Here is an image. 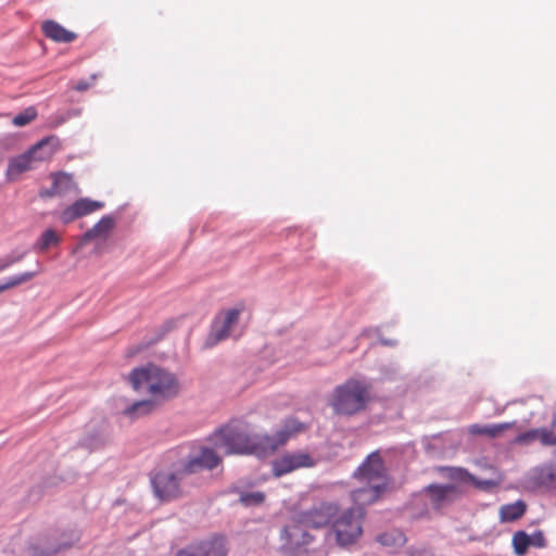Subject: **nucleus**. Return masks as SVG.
<instances>
[{"label": "nucleus", "mask_w": 556, "mask_h": 556, "mask_svg": "<svg viewBox=\"0 0 556 556\" xmlns=\"http://www.w3.org/2000/svg\"><path fill=\"white\" fill-rule=\"evenodd\" d=\"M302 429L303 424L295 418L286 419L274 435L252 432L243 424H230L215 431L211 441L227 455L247 454L264 457Z\"/></svg>", "instance_id": "obj_1"}, {"label": "nucleus", "mask_w": 556, "mask_h": 556, "mask_svg": "<svg viewBox=\"0 0 556 556\" xmlns=\"http://www.w3.org/2000/svg\"><path fill=\"white\" fill-rule=\"evenodd\" d=\"M353 477L362 484L351 493L354 508L364 510V506L376 502L388 485L384 464L378 452L369 454Z\"/></svg>", "instance_id": "obj_2"}, {"label": "nucleus", "mask_w": 556, "mask_h": 556, "mask_svg": "<svg viewBox=\"0 0 556 556\" xmlns=\"http://www.w3.org/2000/svg\"><path fill=\"white\" fill-rule=\"evenodd\" d=\"M129 381L136 391H146L154 399H169L178 393L176 377L152 364L132 369Z\"/></svg>", "instance_id": "obj_3"}, {"label": "nucleus", "mask_w": 556, "mask_h": 556, "mask_svg": "<svg viewBox=\"0 0 556 556\" xmlns=\"http://www.w3.org/2000/svg\"><path fill=\"white\" fill-rule=\"evenodd\" d=\"M79 540L76 530L40 533L29 540L27 545L21 546L17 541L10 543V553L13 556H53L64 548H68Z\"/></svg>", "instance_id": "obj_4"}, {"label": "nucleus", "mask_w": 556, "mask_h": 556, "mask_svg": "<svg viewBox=\"0 0 556 556\" xmlns=\"http://www.w3.org/2000/svg\"><path fill=\"white\" fill-rule=\"evenodd\" d=\"M215 444L191 443L180 448V460L178 462L181 471L187 476L199 473L205 470H213L222 464V456Z\"/></svg>", "instance_id": "obj_5"}, {"label": "nucleus", "mask_w": 556, "mask_h": 556, "mask_svg": "<svg viewBox=\"0 0 556 556\" xmlns=\"http://www.w3.org/2000/svg\"><path fill=\"white\" fill-rule=\"evenodd\" d=\"M368 401V387L359 380L350 379L334 389L331 405L339 415H354L363 410Z\"/></svg>", "instance_id": "obj_6"}, {"label": "nucleus", "mask_w": 556, "mask_h": 556, "mask_svg": "<svg viewBox=\"0 0 556 556\" xmlns=\"http://www.w3.org/2000/svg\"><path fill=\"white\" fill-rule=\"evenodd\" d=\"M187 473L181 471L177 463L169 470H160L150 475L154 496L161 502H170L181 496V482Z\"/></svg>", "instance_id": "obj_7"}, {"label": "nucleus", "mask_w": 556, "mask_h": 556, "mask_svg": "<svg viewBox=\"0 0 556 556\" xmlns=\"http://www.w3.org/2000/svg\"><path fill=\"white\" fill-rule=\"evenodd\" d=\"M60 147L56 136H48L34 144L28 151L11 160L9 173L21 174L33 168L34 162L48 160Z\"/></svg>", "instance_id": "obj_8"}, {"label": "nucleus", "mask_w": 556, "mask_h": 556, "mask_svg": "<svg viewBox=\"0 0 556 556\" xmlns=\"http://www.w3.org/2000/svg\"><path fill=\"white\" fill-rule=\"evenodd\" d=\"M364 515L362 508H349L333 522L331 532L340 546H348L358 540L363 533Z\"/></svg>", "instance_id": "obj_9"}, {"label": "nucleus", "mask_w": 556, "mask_h": 556, "mask_svg": "<svg viewBox=\"0 0 556 556\" xmlns=\"http://www.w3.org/2000/svg\"><path fill=\"white\" fill-rule=\"evenodd\" d=\"M241 311L239 308H230L220 313L213 321L211 331L205 340V348H213L218 342L227 339L235 325L238 324Z\"/></svg>", "instance_id": "obj_10"}, {"label": "nucleus", "mask_w": 556, "mask_h": 556, "mask_svg": "<svg viewBox=\"0 0 556 556\" xmlns=\"http://www.w3.org/2000/svg\"><path fill=\"white\" fill-rule=\"evenodd\" d=\"M298 513L300 514V522H304L311 528H321L328 525L337 515L338 506L333 503L320 502L307 510Z\"/></svg>", "instance_id": "obj_11"}, {"label": "nucleus", "mask_w": 556, "mask_h": 556, "mask_svg": "<svg viewBox=\"0 0 556 556\" xmlns=\"http://www.w3.org/2000/svg\"><path fill=\"white\" fill-rule=\"evenodd\" d=\"M227 548L224 536H214L197 544L188 545L177 552L176 556H226Z\"/></svg>", "instance_id": "obj_12"}, {"label": "nucleus", "mask_w": 556, "mask_h": 556, "mask_svg": "<svg viewBox=\"0 0 556 556\" xmlns=\"http://www.w3.org/2000/svg\"><path fill=\"white\" fill-rule=\"evenodd\" d=\"M311 528L304 522H300V514L294 513L290 521L283 527L281 538L290 547H299L309 543L312 536L307 532Z\"/></svg>", "instance_id": "obj_13"}, {"label": "nucleus", "mask_w": 556, "mask_h": 556, "mask_svg": "<svg viewBox=\"0 0 556 556\" xmlns=\"http://www.w3.org/2000/svg\"><path fill=\"white\" fill-rule=\"evenodd\" d=\"M314 466L313 458L303 452L289 453L278 458L273 466L275 476L281 477L295 469Z\"/></svg>", "instance_id": "obj_14"}, {"label": "nucleus", "mask_w": 556, "mask_h": 556, "mask_svg": "<svg viewBox=\"0 0 556 556\" xmlns=\"http://www.w3.org/2000/svg\"><path fill=\"white\" fill-rule=\"evenodd\" d=\"M104 207L101 201L81 198L62 211L60 219L63 224H70L77 218L89 215Z\"/></svg>", "instance_id": "obj_15"}, {"label": "nucleus", "mask_w": 556, "mask_h": 556, "mask_svg": "<svg viewBox=\"0 0 556 556\" xmlns=\"http://www.w3.org/2000/svg\"><path fill=\"white\" fill-rule=\"evenodd\" d=\"M426 491L429 494L431 505L437 509L441 508L445 503L453 501L457 493L453 484H431Z\"/></svg>", "instance_id": "obj_16"}, {"label": "nucleus", "mask_w": 556, "mask_h": 556, "mask_svg": "<svg viewBox=\"0 0 556 556\" xmlns=\"http://www.w3.org/2000/svg\"><path fill=\"white\" fill-rule=\"evenodd\" d=\"M42 31L46 37L56 42H72L76 39V34L65 29L62 25L54 21H46L42 23Z\"/></svg>", "instance_id": "obj_17"}, {"label": "nucleus", "mask_w": 556, "mask_h": 556, "mask_svg": "<svg viewBox=\"0 0 556 556\" xmlns=\"http://www.w3.org/2000/svg\"><path fill=\"white\" fill-rule=\"evenodd\" d=\"M516 421L511 422H502V424H494V425H471L469 427V432L471 434H478V435H488L490 438H496L498 437L503 431L510 429L514 427Z\"/></svg>", "instance_id": "obj_18"}, {"label": "nucleus", "mask_w": 556, "mask_h": 556, "mask_svg": "<svg viewBox=\"0 0 556 556\" xmlns=\"http://www.w3.org/2000/svg\"><path fill=\"white\" fill-rule=\"evenodd\" d=\"M114 226V219L106 215L103 216L92 228L87 230L83 237V242H89L100 236L108 233Z\"/></svg>", "instance_id": "obj_19"}, {"label": "nucleus", "mask_w": 556, "mask_h": 556, "mask_svg": "<svg viewBox=\"0 0 556 556\" xmlns=\"http://www.w3.org/2000/svg\"><path fill=\"white\" fill-rule=\"evenodd\" d=\"M523 501H516L511 504L503 505L500 509V519L502 522H511L519 519L526 513Z\"/></svg>", "instance_id": "obj_20"}, {"label": "nucleus", "mask_w": 556, "mask_h": 556, "mask_svg": "<svg viewBox=\"0 0 556 556\" xmlns=\"http://www.w3.org/2000/svg\"><path fill=\"white\" fill-rule=\"evenodd\" d=\"M154 407V403L151 400H141L132 403L124 409V415L136 419L141 416L148 415Z\"/></svg>", "instance_id": "obj_21"}, {"label": "nucleus", "mask_w": 556, "mask_h": 556, "mask_svg": "<svg viewBox=\"0 0 556 556\" xmlns=\"http://www.w3.org/2000/svg\"><path fill=\"white\" fill-rule=\"evenodd\" d=\"M61 242V238L58 236L55 230L49 228L42 232L39 239L36 241L34 249L39 252H45L49 248L58 245Z\"/></svg>", "instance_id": "obj_22"}, {"label": "nucleus", "mask_w": 556, "mask_h": 556, "mask_svg": "<svg viewBox=\"0 0 556 556\" xmlns=\"http://www.w3.org/2000/svg\"><path fill=\"white\" fill-rule=\"evenodd\" d=\"M378 542L383 545L391 548H399L402 547L405 542L406 538L403 532L397 530H392L389 532H384L378 536Z\"/></svg>", "instance_id": "obj_23"}, {"label": "nucleus", "mask_w": 556, "mask_h": 556, "mask_svg": "<svg viewBox=\"0 0 556 556\" xmlns=\"http://www.w3.org/2000/svg\"><path fill=\"white\" fill-rule=\"evenodd\" d=\"M75 187L72 175L66 173H59L53 176L52 192H60L65 194Z\"/></svg>", "instance_id": "obj_24"}, {"label": "nucleus", "mask_w": 556, "mask_h": 556, "mask_svg": "<svg viewBox=\"0 0 556 556\" xmlns=\"http://www.w3.org/2000/svg\"><path fill=\"white\" fill-rule=\"evenodd\" d=\"M38 271H25L9 277L5 282L0 283V293L31 280Z\"/></svg>", "instance_id": "obj_25"}, {"label": "nucleus", "mask_w": 556, "mask_h": 556, "mask_svg": "<svg viewBox=\"0 0 556 556\" xmlns=\"http://www.w3.org/2000/svg\"><path fill=\"white\" fill-rule=\"evenodd\" d=\"M514 551L518 556H523L530 545V534L525 531H517L513 536Z\"/></svg>", "instance_id": "obj_26"}, {"label": "nucleus", "mask_w": 556, "mask_h": 556, "mask_svg": "<svg viewBox=\"0 0 556 556\" xmlns=\"http://www.w3.org/2000/svg\"><path fill=\"white\" fill-rule=\"evenodd\" d=\"M265 500V494L263 492H239V501L244 506H257L261 505Z\"/></svg>", "instance_id": "obj_27"}, {"label": "nucleus", "mask_w": 556, "mask_h": 556, "mask_svg": "<svg viewBox=\"0 0 556 556\" xmlns=\"http://www.w3.org/2000/svg\"><path fill=\"white\" fill-rule=\"evenodd\" d=\"M37 116V111L34 106H29L25 109L23 112L18 113L12 119V123L16 127H23L34 121Z\"/></svg>", "instance_id": "obj_28"}, {"label": "nucleus", "mask_w": 556, "mask_h": 556, "mask_svg": "<svg viewBox=\"0 0 556 556\" xmlns=\"http://www.w3.org/2000/svg\"><path fill=\"white\" fill-rule=\"evenodd\" d=\"M541 442L544 445H556V418L553 420L549 429H542Z\"/></svg>", "instance_id": "obj_29"}, {"label": "nucleus", "mask_w": 556, "mask_h": 556, "mask_svg": "<svg viewBox=\"0 0 556 556\" xmlns=\"http://www.w3.org/2000/svg\"><path fill=\"white\" fill-rule=\"evenodd\" d=\"M541 431H542V429H534V430L523 432L516 438V442L527 443V442H530V441L536 439L538 437L541 438Z\"/></svg>", "instance_id": "obj_30"}, {"label": "nucleus", "mask_w": 556, "mask_h": 556, "mask_svg": "<svg viewBox=\"0 0 556 556\" xmlns=\"http://www.w3.org/2000/svg\"><path fill=\"white\" fill-rule=\"evenodd\" d=\"M530 545L534 547H544L546 545L544 533L541 530L530 534Z\"/></svg>", "instance_id": "obj_31"}, {"label": "nucleus", "mask_w": 556, "mask_h": 556, "mask_svg": "<svg viewBox=\"0 0 556 556\" xmlns=\"http://www.w3.org/2000/svg\"><path fill=\"white\" fill-rule=\"evenodd\" d=\"M97 79V74H92L91 77H90V80L91 81H88L86 79H81L79 80L75 86H74V89L79 91V92H83V91H86L88 90L92 85H93V81Z\"/></svg>", "instance_id": "obj_32"}, {"label": "nucleus", "mask_w": 556, "mask_h": 556, "mask_svg": "<svg viewBox=\"0 0 556 556\" xmlns=\"http://www.w3.org/2000/svg\"><path fill=\"white\" fill-rule=\"evenodd\" d=\"M399 371V367L394 364L390 366H383L381 372L386 379H392Z\"/></svg>", "instance_id": "obj_33"}, {"label": "nucleus", "mask_w": 556, "mask_h": 556, "mask_svg": "<svg viewBox=\"0 0 556 556\" xmlns=\"http://www.w3.org/2000/svg\"><path fill=\"white\" fill-rule=\"evenodd\" d=\"M410 556H434L433 552L428 547H416L409 549Z\"/></svg>", "instance_id": "obj_34"}, {"label": "nucleus", "mask_w": 556, "mask_h": 556, "mask_svg": "<svg viewBox=\"0 0 556 556\" xmlns=\"http://www.w3.org/2000/svg\"><path fill=\"white\" fill-rule=\"evenodd\" d=\"M542 477L544 482H552L555 479V473L548 469L542 472Z\"/></svg>", "instance_id": "obj_35"}, {"label": "nucleus", "mask_w": 556, "mask_h": 556, "mask_svg": "<svg viewBox=\"0 0 556 556\" xmlns=\"http://www.w3.org/2000/svg\"><path fill=\"white\" fill-rule=\"evenodd\" d=\"M80 114V110H74V111H71L67 113L66 116L62 117L59 122H58V125L59 124H62L64 122H66L68 118L73 117V116H78Z\"/></svg>", "instance_id": "obj_36"}, {"label": "nucleus", "mask_w": 556, "mask_h": 556, "mask_svg": "<svg viewBox=\"0 0 556 556\" xmlns=\"http://www.w3.org/2000/svg\"><path fill=\"white\" fill-rule=\"evenodd\" d=\"M25 256V252L18 254V255H9V260H10V263L13 265L15 263H18L23 260V257Z\"/></svg>", "instance_id": "obj_37"}, {"label": "nucleus", "mask_w": 556, "mask_h": 556, "mask_svg": "<svg viewBox=\"0 0 556 556\" xmlns=\"http://www.w3.org/2000/svg\"><path fill=\"white\" fill-rule=\"evenodd\" d=\"M11 265L12 264L10 263V260L8 256L5 258L1 260L0 261V273L5 270L7 268H9Z\"/></svg>", "instance_id": "obj_38"}, {"label": "nucleus", "mask_w": 556, "mask_h": 556, "mask_svg": "<svg viewBox=\"0 0 556 556\" xmlns=\"http://www.w3.org/2000/svg\"><path fill=\"white\" fill-rule=\"evenodd\" d=\"M380 343L383 345H387V346H394L396 344L395 341L383 339V338L380 339Z\"/></svg>", "instance_id": "obj_39"}, {"label": "nucleus", "mask_w": 556, "mask_h": 556, "mask_svg": "<svg viewBox=\"0 0 556 556\" xmlns=\"http://www.w3.org/2000/svg\"><path fill=\"white\" fill-rule=\"evenodd\" d=\"M45 195H47V197L60 195V192H52V187H51L50 189L45 191Z\"/></svg>", "instance_id": "obj_40"}]
</instances>
